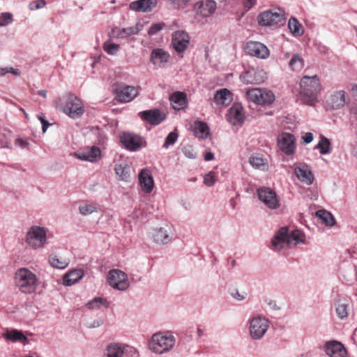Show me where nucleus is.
<instances>
[{
    "label": "nucleus",
    "mask_w": 357,
    "mask_h": 357,
    "mask_svg": "<svg viewBox=\"0 0 357 357\" xmlns=\"http://www.w3.org/2000/svg\"><path fill=\"white\" fill-rule=\"evenodd\" d=\"M321 90L317 75L303 76L300 82L298 98L305 105L313 106L318 102V94Z\"/></svg>",
    "instance_id": "nucleus-1"
},
{
    "label": "nucleus",
    "mask_w": 357,
    "mask_h": 357,
    "mask_svg": "<svg viewBox=\"0 0 357 357\" xmlns=\"http://www.w3.org/2000/svg\"><path fill=\"white\" fill-rule=\"evenodd\" d=\"M176 343L175 337L170 333H156L149 341V349L156 354H165L173 349Z\"/></svg>",
    "instance_id": "nucleus-2"
},
{
    "label": "nucleus",
    "mask_w": 357,
    "mask_h": 357,
    "mask_svg": "<svg viewBox=\"0 0 357 357\" xmlns=\"http://www.w3.org/2000/svg\"><path fill=\"white\" fill-rule=\"evenodd\" d=\"M17 287L24 294L34 292L38 286V278L33 272L26 268H20L15 275Z\"/></svg>",
    "instance_id": "nucleus-3"
},
{
    "label": "nucleus",
    "mask_w": 357,
    "mask_h": 357,
    "mask_svg": "<svg viewBox=\"0 0 357 357\" xmlns=\"http://www.w3.org/2000/svg\"><path fill=\"white\" fill-rule=\"evenodd\" d=\"M48 229L34 225L31 227L26 234L25 242L34 250H40L47 244Z\"/></svg>",
    "instance_id": "nucleus-4"
},
{
    "label": "nucleus",
    "mask_w": 357,
    "mask_h": 357,
    "mask_svg": "<svg viewBox=\"0 0 357 357\" xmlns=\"http://www.w3.org/2000/svg\"><path fill=\"white\" fill-rule=\"evenodd\" d=\"M248 333L252 340H260L269 328V321L261 315H255L248 321Z\"/></svg>",
    "instance_id": "nucleus-5"
},
{
    "label": "nucleus",
    "mask_w": 357,
    "mask_h": 357,
    "mask_svg": "<svg viewBox=\"0 0 357 357\" xmlns=\"http://www.w3.org/2000/svg\"><path fill=\"white\" fill-rule=\"evenodd\" d=\"M61 110L72 119L81 117L84 112L83 103L73 94H67L62 98Z\"/></svg>",
    "instance_id": "nucleus-6"
},
{
    "label": "nucleus",
    "mask_w": 357,
    "mask_h": 357,
    "mask_svg": "<svg viewBox=\"0 0 357 357\" xmlns=\"http://www.w3.org/2000/svg\"><path fill=\"white\" fill-rule=\"evenodd\" d=\"M261 26H273L284 21V12L280 8H273L261 12L257 17Z\"/></svg>",
    "instance_id": "nucleus-7"
},
{
    "label": "nucleus",
    "mask_w": 357,
    "mask_h": 357,
    "mask_svg": "<svg viewBox=\"0 0 357 357\" xmlns=\"http://www.w3.org/2000/svg\"><path fill=\"white\" fill-rule=\"evenodd\" d=\"M246 98L258 105H268L275 100L273 93L267 89L261 88H255L248 90L245 93Z\"/></svg>",
    "instance_id": "nucleus-8"
},
{
    "label": "nucleus",
    "mask_w": 357,
    "mask_h": 357,
    "mask_svg": "<svg viewBox=\"0 0 357 357\" xmlns=\"http://www.w3.org/2000/svg\"><path fill=\"white\" fill-rule=\"evenodd\" d=\"M109 284L114 289L125 291L130 287L128 275L121 270L112 269L109 271L107 277Z\"/></svg>",
    "instance_id": "nucleus-9"
},
{
    "label": "nucleus",
    "mask_w": 357,
    "mask_h": 357,
    "mask_svg": "<svg viewBox=\"0 0 357 357\" xmlns=\"http://www.w3.org/2000/svg\"><path fill=\"white\" fill-rule=\"evenodd\" d=\"M119 139L125 149L130 151H137L146 146L144 140L134 133L122 132L120 134Z\"/></svg>",
    "instance_id": "nucleus-10"
},
{
    "label": "nucleus",
    "mask_w": 357,
    "mask_h": 357,
    "mask_svg": "<svg viewBox=\"0 0 357 357\" xmlns=\"http://www.w3.org/2000/svg\"><path fill=\"white\" fill-rule=\"evenodd\" d=\"M189 34L183 30L174 31L172 35L171 45L178 54H183L190 45Z\"/></svg>",
    "instance_id": "nucleus-11"
},
{
    "label": "nucleus",
    "mask_w": 357,
    "mask_h": 357,
    "mask_svg": "<svg viewBox=\"0 0 357 357\" xmlns=\"http://www.w3.org/2000/svg\"><path fill=\"white\" fill-rule=\"evenodd\" d=\"M259 199L270 209H277L280 206L279 200L275 192L266 187H262L257 190Z\"/></svg>",
    "instance_id": "nucleus-12"
},
{
    "label": "nucleus",
    "mask_w": 357,
    "mask_h": 357,
    "mask_svg": "<svg viewBox=\"0 0 357 357\" xmlns=\"http://www.w3.org/2000/svg\"><path fill=\"white\" fill-rule=\"evenodd\" d=\"M290 247L288 228L282 227L275 232L271 240V249L275 252H280Z\"/></svg>",
    "instance_id": "nucleus-13"
},
{
    "label": "nucleus",
    "mask_w": 357,
    "mask_h": 357,
    "mask_svg": "<svg viewBox=\"0 0 357 357\" xmlns=\"http://www.w3.org/2000/svg\"><path fill=\"white\" fill-rule=\"evenodd\" d=\"M266 73L261 68H250L243 74H241L240 79L245 84H259L266 79Z\"/></svg>",
    "instance_id": "nucleus-14"
},
{
    "label": "nucleus",
    "mask_w": 357,
    "mask_h": 357,
    "mask_svg": "<svg viewBox=\"0 0 357 357\" xmlns=\"http://www.w3.org/2000/svg\"><path fill=\"white\" fill-rule=\"evenodd\" d=\"M278 146L285 155H293L296 149V138L292 134L282 132L278 137Z\"/></svg>",
    "instance_id": "nucleus-15"
},
{
    "label": "nucleus",
    "mask_w": 357,
    "mask_h": 357,
    "mask_svg": "<svg viewBox=\"0 0 357 357\" xmlns=\"http://www.w3.org/2000/svg\"><path fill=\"white\" fill-rule=\"evenodd\" d=\"M245 50L250 55L261 59H266L270 55L268 48L260 42H248L246 44Z\"/></svg>",
    "instance_id": "nucleus-16"
},
{
    "label": "nucleus",
    "mask_w": 357,
    "mask_h": 357,
    "mask_svg": "<svg viewBox=\"0 0 357 357\" xmlns=\"http://www.w3.org/2000/svg\"><path fill=\"white\" fill-rule=\"evenodd\" d=\"M216 9V3L213 0H199L194 5V10L197 15L207 17L212 15Z\"/></svg>",
    "instance_id": "nucleus-17"
},
{
    "label": "nucleus",
    "mask_w": 357,
    "mask_h": 357,
    "mask_svg": "<svg viewBox=\"0 0 357 357\" xmlns=\"http://www.w3.org/2000/svg\"><path fill=\"white\" fill-rule=\"evenodd\" d=\"M324 350L328 357H347V351L344 345L336 340L326 342Z\"/></svg>",
    "instance_id": "nucleus-18"
},
{
    "label": "nucleus",
    "mask_w": 357,
    "mask_h": 357,
    "mask_svg": "<svg viewBox=\"0 0 357 357\" xmlns=\"http://www.w3.org/2000/svg\"><path fill=\"white\" fill-rule=\"evenodd\" d=\"M137 89L132 86L122 84L116 89V98L121 102H130L137 96Z\"/></svg>",
    "instance_id": "nucleus-19"
},
{
    "label": "nucleus",
    "mask_w": 357,
    "mask_h": 357,
    "mask_svg": "<svg viewBox=\"0 0 357 357\" xmlns=\"http://www.w3.org/2000/svg\"><path fill=\"white\" fill-rule=\"evenodd\" d=\"M170 54L163 49L155 48L151 53V62L158 68H165L170 60Z\"/></svg>",
    "instance_id": "nucleus-20"
},
{
    "label": "nucleus",
    "mask_w": 357,
    "mask_h": 357,
    "mask_svg": "<svg viewBox=\"0 0 357 357\" xmlns=\"http://www.w3.org/2000/svg\"><path fill=\"white\" fill-rule=\"evenodd\" d=\"M75 155L80 160L96 162L101 158V151L99 147L93 146L88 149L75 153Z\"/></svg>",
    "instance_id": "nucleus-21"
},
{
    "label": "nucleus",
    "mask_w": 357,
    "mask_h": 357,
    "mask_svg": "<svg viewBox=\"0 0 357 357\" xmlns=\"http://www.w3.org/2000/svg\"><path fill=\"white\" fill-rule=\"evenodd\" d=\"M140 117L152 125H158L162 122L166 115L158 109H151L139 112Z\"/></svg>",
    "instance_id": "nucleus-22"
},
{
    "label": "nucleus",
    "mask_w": 357,
    "mask_h": 357,
    "mask_svg": "<svg viewBox=\"0 0 357 357\" xmlns=\"http://www.w3.org/2000/svg\"><path fill=\"white\" fill-rule=\"evenodd\" d=\"M143 29V24L140 22L137 23L135 26L128 28H114L112 31L113 36L118 38H123L133 35L137 34Z\"/></svg>",
    "instance_id": "nucleus-23"
},
{
    "label": "nucleus",
    "mask_w": 357,
    "mask_h": 357,
    "mask_svg": "<svg viewBox=\"0 0 357 357\" xmlns=\"http://www.w3.org/2000/svg\"><path fill=\"white\" fill-rule=\"evenodd\" d=\"M294 173L301 182L307 185H310L313 183V175L306 164L301 163L297 165L294 169Z\"/></svg>",
    "instance_id": "nucleus-24"
},
{
    "label": "nucleus",
    "mask_w": 357,
    "mask_h": 357,
    "mask_svg": "<svg viewBox=\"0 0 357 357\" xmlns=\"http://www.w3.org/2000/svg\"><path fill=\"white\" fill-rule=\"evenodd\" d=\"M2 337L7 341L12 342H20L25 344L28 342L27 336L21 331L17 329H6L2 333Z\"/></svg>",
    "instance_id": "nucleus-25"
},
{
    "label": "nucleus",
    "mask_w": 357,
    "mask_h": 357,
    "mask_svg": "<svg viewBox=\"0 0 357 357\" xmlns=\"http://www.w3.org/2000/svg\"><path fill=\"white\" fill-rule=\"evenodd\" d=\"M157 5V0H137L130 3V9L137 12H150Z\"/></svg>",
    "instance_id": "nucleus-26"
},
{
    "label": "nucleus",
    "mask_w": 357,
    "mask_h": 357,
    "mask_svg": "<svg viewBox=\"0 0 357 357\" xmlns=\"http://www.w3.org/2000/svg\"><path fill=\"white\" fill-rule=\"evenodd\" d=\"M243 108L239 105L232 106L227 114V121L234 126L241 124L244 121Z\"/></svg>",
    "instance_id": "nucleus-27"
},
{
    "label": "nucleus",
    "mask_w": 357,
    "mask_h": 357,
    "mask_svg": "<svg viewBox=\"0 0 357 357\" xmlns=\"http://www.w3.org/2000/svg\"><path fill=\"white\" fill-rule=\"evenodd\" d=\"M126 347V346L120 343H109L105 348L102 357H123Z\"/></svg>",
    "instance_id": "nucleus-28"
},
{
    "label": "nucleus",
    "mask_w": 357,
    "mask_h": 357,
    "mask_svg": "<svg viewBox=\"0 0 357 357\" xmlns=\"http://www.w3.org/2000/svg\"><path fill=\"white\" fill-rule=\"evenodd\" d=\"M334 306L336 314L340 319H344L348 317L349 301L347 298L338 297L334 303Z\"/></svg>",
    "instance_id": "nucleus-29"
},
{
    "label": "nucleus",
    "mask_w": 357,
    "mask_h": 357,
    "mask_svg": "<svg viewBox=\"0 0 357 357\" xmlns=\"http://www.w3.org/2000/svg\"><path fill=\"white\" fill-rule=\"evenodd\" d=\"M139 181L142 190L146 193H150L153 188V179L150 171L143 169L139 175Z\"/></svg>",
    "instance_id": "nucleus-30"
},
{
    "label": "nucleus",
    "mask_w": 357,
    "mask_h": 357,
    "mask_svg": "<svg viewBox=\"0 0 357 357\" xmlns=\"http://www.w3.org/2000/svg\"><path fill=\"white\" fill-rule=\"evenodd\" d=\"M346 102V93L340 90L335 91L330 97L328 105L332 109H338L344 107Z\"/></svg>",
    "instance_id": "nucleus-31"
},
{
    "label": "nucleus",
    "mask_w": 357,
    "mask_h": 357,
    "mask_svg": "<svg viewBox=\"0 0 357 357\" xmlns=\"http://www.w3.org/2000/svg\"><path fill=\"white\" fill-rule=\"evenodd\" d=\"M152 237L153 241L158 244L168 243L172 239L168 230L163 227L155 229L152 234Z\"/></svg>",
    "instance_id": "nucleus-32"
},
{
    "label": "nucleus",
    "mask_w": 357,
    "mask_h": 357,
    "mask_svg": "<svg viewBox=\"0 0 357 357\" xmlns=\"http://www.w3.org/2000/svg\"><path fill=\"white\" fill-rule=\"evenodd\" d=\"M170 103L174 109L179 110L186 105L185 95L181 92L174 93L169 98Z\"/></svg>",
    "instance_id": "nucleus-33"
},
{
    "label": "nucleus",
    "mask_w": 357,
    "mask_h": 357,
    "mask_svg": "<svg viewBox=\"0 0 357 357\" xmlns=\"http://www.w3.org/2000/svg\"><path fill=\"white\" fill-rule=\"evenodd\" d=\"M83 275V271L80 269L70 271L64 275L63 283L66 286L73 285L80 280Z\"/></svg>",
    "instance_id": "nucleus-34"
},
{
    "label": "nucleus",
    "mask_w": 357,
    "mask_h": 357,
    "mask_svg": "<svg viewBox=\"0 0 357 357\" xmlns=\"http://www.w3.org/2000/svg\"><path fill=\"white\" fill-rule=\"evenodd\" d=\"M214 101L217 105H226L231 101V93L227 89L217 91L214 95Z\"/></svg>",
    "instance_id": "nucleus-35"
},
{
    "label": "nucleus",
    "mask_w": 357,
    "mask_h": 357,
    "mask_svg": "<svg viewBox=\"0 0 357 357\" xmlns=\"http://www.w3.org/2000/svg\"><path fill=\"white\" fill-rule=\"evenodd\" d=\"M48 262L52 268L58 269H64L69 264L68 259L59 258L55 255H51L49 256Z\"/></svg>",
    "instance_id": "nucleus-36"
},
{
    "label": "nucleus",
    "mask_w": 357,
    "mask_h": 357,
    "mask_svg": "<svg viewBox=\"0 0 357 357\" xmlns=\"http://www.w3.org/2000/svg\"><path fill=\"white\" fill-rule=\"evenodd\" d=\"M195 135L202 139L207 137L209 134V129L205 123L196 121L194 126Z\"/></svg>",
    "instance_id": "nucleus-37"
},
{
    "label": "nucleus",
    "mask_w": 357,
    "mask_h": 357,
    "mask_svg": "<svg viewBox=\"0 0 357 357\" xmlns=\"http://www.w3.org/2000/svg\"><path fill=\"white\" fill-rule=\"evenodd\" d=\"M119 180L128 181L130 178V167L127 165H116L114 168Z\"/></svg>",
    "instance_id": "nucleus-38"
},
{
    "label": "nucleus",
    "mask_w": 357,
    "mask_h": 357,
    "mask_svg": "<svg viewBox=\"0 0 357 357\" xmlns=\"http://www.w3.org/2000/svg\"><path fill=\"white\" fill-rule=\"evenodd\" d=\"M87 307L91 310H96L100 307L107 309L109 307V303L107 301L106 298L102 297H96L88 302Z\"/></svg>",
    "instance_id": "nucleus-39"
},
{
    "label": "nucleus",
    "mask_w": 357,
    "mask_h": 357,
    "mask_svg": "<svg viewBox=\"0 0 357 357\" xmlns=\"http://www.w3.org/2000/svg\"><path fill=\"white\" fill-rule=\"evenodd\" d=\"M288 27L290 32L294 36H301L303 34L302 25L296 17H291L289 20Z\"/></svg>",
    "instance_id": "nucleus-40"
},
{
    "label": "nucleus",
    "mask_w": 357,
    "mask_h": 357,
    "mask_svg": "<svg viewBox=\"0 0 357 357\" xmlns=\"http://www.w3.org/2000/svg\"><path fill=\"white\" fill-rule=\"evenodd\" d=\"M289 66L294 71H300L304 66V61L298 54H295L291 58Z\"/></svg>",
    "instance_id": "nucleus-41"
},
{
    "label": "nucleus",
    "mask_w": 357,
    "mask_h": 357,
    "mask_svg": "<svg viewBox=\"0 0 357 357\" xmlns=\"http://www.w3.org/2000/svg\"><path fill=\"white\" fill-rule=\"evenodd\" d=\"M316 215L320 218L322 222L328 226H333L335 221L333 215L326 210H319L316 213Z\"/></svg>",
    "instance_id": "nucleus-42"
},
{
    "label": "nucleus",
    "mask_w": 357,
    "mask_h": 357,
    "mask_svg": "<svg viewBox=\"0 0 357 357\" xmlns=\"http://www.w3.org/2000/svg\"><path fill=\"white\" fill-rule=\"evenodd\" d=\"M316 148L319 150L322 155L328 154L331 153V142L326 137L321 136Z\"/></svg>",
    "instance_id": "nucleus-43"
},
{
    "label": "nucleus",
    "mask_w": 357,
    "mask_h": 357,
    "mask_svg": "<svg viewBox=\"0 0 357 357\" xmlns=\"http://www.w3.org/2000/svg\"><path fill=\"white\" fill-rule=\"evenodd\" d=\"M98 211V207L95 204L84 203L79 206V211L82 215H89Z\"/></svg>",
    "instance_id": "nucleus-44"
},
{
    "label": "nucleus",
    "mask_w": 357,
    "mask_h": 357,
    "mask_svg": "<svg viewBox=\"0 0 357 357\" xmlns=\"http://www.w3.org/2000/svg\"><path fill=\"white\" fill-rule=\"evenodd\" d=\"M288 238H289V244L291 246L293 242L294 243V245L303 243L304 235L301 231L295 229L293 230L290 234L288 233Z\"/></svg>",
    "instance_id": "nucleus-45"
},
{
    "label": "nucleus",
    "mask_w": 357,
    "mask_h": 357,
    "mask_svg": "<svg viewBox=\"0 0 357 357\" xmlns=\"http://www.w3.org/2000/svg\"><path fill=\"white\" fill-rule=\"evenodd\" d=\"M103 49L108 54L114 55L119 52L120 47L119 45L113 43L111 40H108L105 42Z\"/></svg>",
    "instance_id": "nucleus-46"
},
{
    "label": "nucleus",
    "mask_w": 357,
    "mask_h": 357,
    "mask_svg": "<svg viewBox=\"0 0 357 357\" xmlns=\"http://www.w3.org/2000/svg\"><path fill=\"white\" fill-rule=\"evenodd\" d=\"M344 277L349 282L357 281V266H350L348 270L345 272Z\"/></svg>",
    "instance_id": "nucleus-47"
},
{
    "label": "nucleus",
    "mask_w": 357,
    "mask_h": 357,
    "mask_svg": "<svg viewBox=\"0 0 357 357\" xmlns=\"http://www.w3.org/2000/svg\"><path fill=\"white\" fill-rule=\"evenodd\" d=\"M250 164L256 169H264L266 167V163L264 162V160L259 156H252L249 160Z\"/></svg>",
    "instance_id": "nucleus-48"
},
{
    "label": "nucleus",
    "mask_w": 357,
    "mask_h": 357,
    "mask_svg": "<svg viewBox=\"0 0 357 357\" xmlns=\"http://www.w3.org/2000/svg\"><path fill=\"white\" fill-rule=\"evenodd\" d=\"M178 139V134L175 132H171L165 138L162 147L167 149L170 146L175 144Z\"/></svg>",
    "instance_id": "nucleus-49"
},
{
    "label": "nucleus",
    "mask_w": 357,
    "mask_h": 357,
    "mask_svg": "<svg viewBox=\"0 0 357 357\" xmlns=\"http://www.w3.org/2000/svg\"><path fill=\"white\" fill-rule=\"evenodd\" d=\"M13 22V15L10 13H0V26H5Z\"/></svg>",
    "instance_id": "nucleus-50"
},
{
    "label": "nucleus",
    "mask_w": 357,
    "mask_h": 357,
    "mask_svg": "<svg viewBox=\"0 0 357 357\" xmlns=\"http://www.w3.org/2000/svg\"><path fill=\"white\" fill-rule=\"evenodd\" d=\"M165 26L164 22L153 23L148 29V34L149 36H154L160 31Z\"/></svg>",
    "instance_id": "nucleus-51"
},
{
    "label": "nucleus",
    "mask_w": 357,
    "mask_h": 357,
    "mask_svg": "<svg viewBox=\"0 0 357 357\" xmlns=\"http://www.w3.org/2000/svg\"><path fill=\"white\" fill-rule=\"evenodd\" d=\"M216 174L214 172L211 171L204 176V183L207 186H213L216 182Z\"/></svg>",
    "instance_id": "nucleus-52"
},
{
    "label": "nucleus",
    "mask_w": 357,
    "mask_h": 357,
    "mask_svg": "<svg viewBox=\"0 0 357 357\" xmlns=\"http://www.w3.org/2000/svg\"><path fill=\"white\" fill-rule=\"evenodd\" d=\"M182 151L184 154V155L188 158H190V159H195L197 158V153L196 152L194 151V149L192 148L191 146H185L183 149H182Z\"/></svg>",
    "instance_id": "nucleus-53"
},
{
    "label": "nucleus",
    "mask_w": 357,
    "mask_h": 357,
    "mask_svg": "<svg viewBox=\"0 0 357 357\" xmlns=\"http://www.w3.org/2000/svg\"><path fill=\"white\" fill-rule=\"evenodd\" d=\"M45 6L46 1L45 0H36L31 1L29 5V8L31 10H35L44 8Z\"/></svg>",
    "instance_id": "nucleus-54"
},
{
    "label": "nucleus",
    "mask_w": 357,
    "mask_h": 357,
    "mask_svg": "<svg viewBox=\"0 0 357 357\" xmlns=\"http://www.w3.org/2000/svg\"><path fill=\"white\" fill-rule=\"evenodd\" d=\"M15 143L22 149L26 148L29 145V141L25 138H17Z\"/></svg>",
    "instance_id": "nucleus-55"
},
{
    "label": "nucleus",
    "mask_w": 357,
    "mask_h": 357,
    "mask_svg": "<svg viewBox=\"0 0 357 357\" xmlns=\"http://www.w3.org/2000/svg\"><path fill=\"white\" fill-rule=\"evenodd\" d=\"M231 296H232L234 299H236V300H237V301H243V300H244V299L245 298V294H241V293L238 291V290H237V289H234V290L231 293Z\"/></svg>",
    "instance_id": "nucleus-56"
},
{
    "label": "nucleus",
    "mask_w": 357,
    "mask_h": 357,
    "mask_svg": "<svg viewBox=\"0 0 357 357\" xmlns=\"http://www.w3.org/2000/svg\"><path fill=\"white\" fill-rule=\"evenodd\" d=\"M172 3H174L178 6V8H183L187 5L189 0H168Z\"/></svg>",
    "instance_id": "nucleus-57"
},
{
    "label": "nucleus",
    "mask_w": 357,
    "mask_h": 357,
    "mask_svg": "<svg viewBox=\"0 0 357 357\" xmlns=\"http://www.w3.org/2000/svg\"><path fill=\"white\" fill-rule=\"evenodd\" d=\"M257 3V0H243V4L247 10L252 8Z\"/></svg>",
    "instance_id": "nucleus-58"
},
{
    "label": "nucleus",
    "mask_w": 357,
    "mask_h": 357,
    "mask_svg": "<svg viewBox=\"0 0 357 357\" xmlns=\"http://www.w3.org/2000/svg\"><path fill=\"white\" fill-rule=\"evenodd\" d=\"M303 139L305 144H310L313 140V135L312 132H306L303 136Z\"/></svg>",
    "instance_id": "nucleus-59"
},
{
    "label": "nucleus",
    "mask_w": 357,
    "mask_h": 357,
    "mask_svg": "<svg viewBox=\"0 0 357 357\" xmlns=\"http://www.w3.org/2000/svg\"><path fill=\"white\" fill-rule=\"evenodd\" d=\"M38 119L40 120L42 123V130L43 132H45L48 126H50V123L46 121L43 116H40Z\"/></svg>",
    "instance_id": "nucleus-60"
},
{
    "label": "nucleus",
    "mask_w": 357,
    "mask_h": 357,
    "mask_svg": "<svg viewBox=\"0 0 357 357\" xmlns=\"http://www.w3.org/2000/svg\"><path fill=\"white\" fill-rule=\"evenodd\" d=\"M213 158H214V155L213 153H211L210 151L206 152V153L204 155V160L206 161L212 160Z\"/></svg>",
    "instance_id": "nucleus-61"
},
{
    "label": "nucleus",
    "mask_w": 357,
    "mask_h": 357,
    "mask_svg": "<svg viewBox=\"0 0 357 357\" xmlns=\"http://www.w3.org/2000/svg\"><path fill=\"white\" fill-rule=\"evenodd\" d=\"M9 73H12L15 75H19L20 74V70L17 68H13L12 67H9Z\"/></svg>",
    "instance_id": "nucleus-62"
},
{
    "label": "nucleus",
    "mask_w": 357,
    "mask_h": 357,
    "mask_svg": "<svg viewBox=\"0 0 357 357\" xmlns=\"http://www.w3.org/2000/svg\"><path fill=\"white\" fill-rule=\"evenodd\" d=\"M9 67L1 68H0V75L3 76L7 73H9Z\"/></svg>",
    "instance_id": "nucleus-63"
},
{
    "label": "nucleus",
    "mask_w": 357,
    "mask_h": 357,
    "mask_svg": "<svg viewBox=\"0 0 357 357\" xmlns=\"http://www.w3.org/2000/svg\"><path fill=\"white\" fill-rule=\"evenodd\" d=\"M196 334L198 337H201L204 335V331L201 328H197L196 329Z\"/></svg>",
    "instance_id": "nucleus-64"
}]
</instances>
